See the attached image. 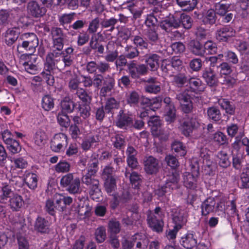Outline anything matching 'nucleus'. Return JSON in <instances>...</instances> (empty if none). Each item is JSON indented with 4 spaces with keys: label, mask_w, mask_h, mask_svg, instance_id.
<instances>
[{
    "label": "nucleus",
    "mask_w": 249,
    "mask_h": 249,
    "mask_svg": "<svg viewBox=\"0 0 249 249\" xmlns=\"http://www.w3.org/2000/svg\"><path fill=\"white\" fill-rule=\"evenodd\" d=\"M50 226L49 221L40 216L36 219L34 224L35 231L42 234L48 233L50 231Z\"/></svg>",
    "instance_id": "14"
},
{
    "label": "nucleus",
    "mask_w": 249,
    "mask_h": 249,
    "mask_svg": "<svg viewBox=\"0 0 249 249\" xmlns=\"http://www.w3.org/2000/svg\"><path fill=\"white\" fill-rule=\"evenodd\" d=\"M91 207L89 206L87 201L82 202L78 205L77 213L79 215L83 216L82 218L88 217L90 215Z\"/></svg>",
    "instance_id": "36"
},
{
    "label": "nucleus",
    "mask_w": 249,
    "mask_h": 249,
    "mask_svg": "<svg viewBox=\"0 0 249 249\" xmlns=\"http://www.w3.org/2000/svg\"><path fill=\"white\" fill-rule=\"evenodd\" d=\"M24 180L26 184L31 189H35L37 185V176L33 173H26L25 175Z\"/></svg>",
    "instance_id": "41"
},
{
    "label": "nucleus",
    "mask_w": 249,
    "mask_h": 249,
    "mask_svg": "<svg viewBox=\"0 0 249 249\" xmlns=\"http://www.w3.org/2000/svg\"><path fill=\"white\" fill-rule=\"evenodd\" d=\"M27 11L28 13L35 18L42 17L46 12V9L41 7L36 1H32L28 3Z\"/></svg>",
    "instance_id": "16"
},
{
    "label": "nucleus",
    "mask_w": 249,
    "mask_h": 249,
    "mask_svg": "<svg viewBox=\"0 0 249 249\" xmlns=\"http://www.w3.org/2000/svg\"><path fill=\"white\" fill-rule=\"evenodd\" d=\"M131 239L134 242L135 249H147L149 244V240L142 234L136 233L132 236Z\"/></svg>",
    "instance_id": "24"
},
{
    "label": "nucleus",
    "mask_w": 249,
    "mask_h": 249,
    "mask_svg": "<svg viewBox=\"0 0 249 249\" xmlns=\"http://www.w3.org/2000/svg\"><path fill=\"white\" fill-rule=\"evenodd\" d=\"M127 20V17L123 14L119 15V18L111 17L109 18H105L101 22L102 28L107 29V31L113 32L115 29V25L120 22L125 23Z\"/></svg>",
    "instance_id": "8"
},
{
    "label": "nucleus",
    "mask_w": 249,
    "mask_h": 249,
    "mask_svg": "<svg viewBox=\"0 0 249 249\" xmlns=\"http://www.w3.org/2000/svg\"><path fill=\"white\" fill-rule=\"evenodd\" d=\"M98 160L95 157H91L90 162L88 165V172L85 175L92 176L95 175L98 171Z\"/></svg>",
    "instance_id": "48"
},
{
    "label": "nucleus",
    "mask_w": 249,
    "mask_h": 249,
    "mask_svg": "<svg viewBox=\"0 0 249 249\" xmlns=\"http://www.w3.org/2000/svg\"><path fill=\"white\" fill-rule=\"evenodd\" d=\"M216 204L214 197H208L201 204V209L202 215L203 216H206L209 213L213 212Z\"/></svg>",
    "instance_id": "20"
},
{
    "label": "nucleus",
    "mask_w": 249,
    "mask_h": 249,
    "mask_svg": "<svg viewBox=\"0 0 249 249\" xmlns=\"http://www.w3.org/2000/svg\"><path fill=\"white\" fill-rule=\"evenodd\" d=\"M111 141L113 146L119 149L124 148L125 144L124 137L120 134H117L114 136L112 137Z\"/></svg>",
    "instance_id": "46"
},
{
    "label": "nucleus",
    "mask_w": 249,
    "mask_h": 249,
    "mask_svg": "<svg viewBox=\"0 0 249 249\" xmlns=\"http://www.w3.org/2000/svg\"><path fill=\"white\" fill-rule=\"evenodd\" d=\"M61 112L65 113L72 112L75 108L74 103L69 97H65L60 103Z\"/></svg>",
    "instance_id": "35"
},
{
    "label": "nucleus",
    "mask_w": 249,
    "mask_h": 249,
    "mask_svg": "<svg viewBox=\"0 0 249 249\" xmlns=\"http://www.w3.org/2000/svg\"><path fill=\"white\" fill-rule=\"evenodd\" d=\"M57 121L59 124L64 127H67L70 125V119L67 113L63 112H59L57 116Z\"/></svg>",
    "instance_id": "61"
},
{
    "label": "nucleus",
    "mask_w": 249,
    "mask_h": 249,
    "mask_svg": "<svg viewBox=\"0 0 249 249\" xmlns=\"http://www.w3.org/2000/svg\"><path fill=\"white\" fill-rule=\"evenodd\" d=\"M199 175V167L194 166L192 173L185 172L183 174L184 186L188 189L196 190L197 187V178Z\"/></svg>",
    "instance_id": "6"
},
{
    "label": "nucleus",
    "mask_w": 249,
    "mask_h": 249,
    "mask_svg": "<svg viewBox=\"0 0 249 249\" xmlns=\"http://www.w3.org/2000/svg\"><path fill=\"white\" fill-rule=\"evenodd\" d=\"M54 99L49 95L44 96L42 99V107L46 111H49L53 108Z\"/></svg>",
    "instance_id": "47"
},
{
    "label": "nucleus",
    "mask_w": 249,
    "mask_h": 249,
    "mask_svg": "<svg viewBox=\"0 0 249 249\" xmlns=\"http://www.w3.org/2000/svg\"><path fill=\"white\" fill-rule=\"evenodd\" d=\"M128 72L132 78L136 79L148 72V68L144 64L137 65L133 61L127 64Z\"/></svg>",
    "instance_id": "9"
},
{
    "label": "nucleus",
    "mask_w": 249,
    "mask_h": 249,
    "mask_svg": "<svg viewBox=\"0 0 249 249\" xmlns=\"http://www.w3.org/2000/svg\"><path fill=\"white\" fill-rule=\"evenodd\" d=\"M200 126V124L196 118L188 117V120H185L180 125V129L182 133L185 136L188 137L193 131L197 129Z\"/></svg>",
    "instance_id": "7"
},
{
    "label": "nucleus",
    "mask_w": 249,
    "mask_h": 249,
    "mask_svg": "<svg viewBox=\"0 0 249 249\" xmlns=\"http://www.w3.org/2000/svg\"><path fill=\"white\" fill-rule=\"evenodd\" d=\"M62 53L54 52L48 53L46 58L49 61L50 69L56 68L59 71L65 70L67 67H70L73 63L72 56L63 54Z\"/></svg>",
    "instance_id": "2"
},
{
    "label": "nucleus",
    "mask_w": 249,
    "mask_h": 249,
    "mask_svg": "<svg viewBox=\"0 0 249 249\" xmlns=\"http://www.w3.org/2000/svg\"><path fill=\"white\" fill-rule=\"evenodd\" d=\"M71 168L70 163L66 160L60 161L55 166V170L57 173H68Z\"/></svg>",
    "instance_id": "59"
},
{
    "label": "nucleus",
    "mask_w": 249,
    "mask_h": 249,
    "mask_svg": "<svg viewBox=\"0 0 249 249\" xmlns=\"http://www.w3.org/2000/svg\"><path fill=\"white\" fill-rule=\"evenodd\" d=\"M95 239L99 243L104 242L107 238L106 228L104 226H100L97 228L94 233Z\"/></svg>",
    "instance_id": "51"
},
{
    "label": "nucleus",
    "mask_w": 249,
    "mask_h": 249,
    "mask_svg": "<svg viewBox=\"0 0 249 249\" xmlns=\"http://www.w3.org/2000/svg\"><path fill=\"white\" fill-rule=\"evenodd\" d=\"M143 164L144 170L147 174H155L159 170V161L153 156L145 157L143 159Z\"/></svg>",
    "instance_id": "11"
},
{
    "label": "nucleus",
    "mask_w": 249,
    "mask_h": 249,
    "mask_svg": "<svg viewBox=\"0 0 249 249\" xmlns=\"http://www.w3.org/2000/svg\"><path fill=\"white\" fill-rule=\"evenodd\" d=\"M202 77L207 84L211 87L215 86L218 82L215 73L211 68L207 69L203 71Z\"/></svg>",
    "instance_id": "28"
},
{
    "label": "nucleus",
    "mask_w": 249,
    "mask_h": 249,
    "mask_svg": "<svg viewBox=\"0 0 249 249\" xmlns=\"http://www.w3.org/2000/svg\"><path fill=\"white\" fill-rule=\"evenodd\" d=\"M49 61L46 58L45 62L44 63V71L41 72V74L42 77L45 80L48 85L52 86L54 84V77L53 74L54 71L56 70V68H52L50 69Z\"/></svg>",
    "instance_id": "22"
},
{
    "label": "nucleus",
    "mask_w": 249,
    "mask_h": 249,
    "mask_svg": "<svg viewBox=\"0 0 249 249\" xmlns=\"http://www.w3.org/2000/svg\"><path fill=\"white\" fill-rule=\"evenodd\" d=\"M207 115L209 119L213 122H217L222 119L220 110L216 107H209L207 108Z\"/></svg>",
    "instance_id": "37"
},
{
    "label": "nucleus",
    "mask_w": 249,
    "mask_h": 249,
    "mask_svg": "<svg viewBox=\"0 0 249 249\" xmlns=\"http://www.w3.org/2000/svg\"><path fill=\"white\" fill-rule=\"evenodd\" d=\"M172 213L175 226L178 229H180L187 222V215L184 210L181 209H174L172 211Z\"/></svg>",
    "instance_id": "13"
},
{
    "label": "nucleus",
    "mask_w": 249,
    "mask_h": 249,
    "mask_svg": "<svg viewBox=\"0 0 249 249\" xmlns=\"http://www.w3.org/2000/svg\"><path fill=\"white\" fill-rule=\"evenodd\" d=\"M238 185L241 189H249V175L247 172L241 174Z\"/></svg>",
    "instance_id": "64"
},
{
    "label": "nucleus",
    "mask_w": 249,
    "mask_h": 249,
    "mask_svg": "<svg viewBox=\"0 0 249 249\" xmlns=\"http://www.w3.org/2000/svg\"><path fill=\"white\" fill-rule=\"evenodd\" d=\"M147 223L152 229L158 232H161L164 225L161 219H158L156 215L150 213L147 215Z\"/></svg>",
    "instance_id": "19"
},
{
    "label": "nucleus",
    "mask_w": 249,
    "mask_h": 249,
    "mask_svg": "<svg viewBox=\"0 0 249 249\" xmlns=\"http://www.w3.org/2000/svg\"><path fill=\"white\" fill-rule=\"evenodd\" d=\"M188 48L195 55L200 56L204 55L203 45L197 40H191L188 43Z\"/></svg>",
    "instance_id": "31"
},
{
    "label": "nucleus",
    "mask_w": 249,
    "mask_h": 249,
    "mask_svg": "<svg viewBox=\"0 0 249 249\" xmlns=\"http://www.w3.org/2000/svg\"><path fill=\"white\" fill-rule=\"evenodd\" d=\"M132 123V117L131 115L124 113L122 110H120L116 122V126L120 128L127 129L128 128H131Z\"/></svg>",
    "instance_id": "15"
},
{
    "label": "nucleus",
    "mask_w": 249,
    "mask_h": 249,
    "mask_svg": "<svg viewBox=\"0 0 249 249\" xmlns=\"http://www.w3.org/2000/svg\"><path fill=\"white\" fill-rule=\"evenodd\" d=\"M35 143L38 146H42L47 141V137L44 131L41 129L37 130L34 137Z\"/></svg>",
    "instance_id": "44"
},
{
    "label": "nucleus",
    "mask_w": 249,
    "mask_h": 249,
    "mask_svg": "<svg viewBox=\"0 0 249 249\" xmlns=\"http://www.w3.org/2000/svg\"><path fill=\"white\" fill-rule=\"evenodd\" d=\"M19 44L18 48L22 47L26 51L34 53L36 48L38 46V40L34 33H24L19 36Z\"/></svg>",
    "instance_id": "4"
},
{
    "label": "nucleus",
    "mask_w": 249,
    "mask_h": 249,
    "mask_svg": "<svg viewBox=\"0 0 249 249\" xmlns=\"http://www.w3.org/2000/svg\"><path fill=\"white\" fill-rule=\"evenodd\" d=\"M115 85L114 79L109 75L106 77L103 81V86L100 90L102 96H105L107 92H110Z\"/></svg>",
    "instance_id": "33"
},
{
    "label": "nucleus",
    "mask_w": 249,
    "mask_h": 249,
    "mask_svg": "<svg viewBox=\"0 0 249 249\" xmlns=\"http://www.w3.org/2000/svg\"><path fill=\"white\" fill-rule=\"evenodd\" d=\"M145 35L149 43L152 45L158 44L160 42L159 34L154 29L147 30Z\"/></svg>",
    "instance_id": "38"
},
{
    "label": "nucleus",
    "mask_w": 249,
    "mask_h": 249,
    "mask_svg": "<svg viewBox=\"0 0 249 249\" xmlns=\"http://www.w3.org/2000/svg\"><path fill=\"white\" fill-rule=\"evenodd\" d=\"M53 200L55 202L56 210L63 212L66 210V207L62 199V195L56 193L53 196Z\"/></svg>",
    "instance_id": "62"
},
{
    "label": "nucleus",
    "mask_w": 249,
    "mask_h": 249,
    "mask_svg": "<svg viewBox=\"0 0 249 249\" xmlns=\"http://www.w3.org/2000/svg\"><path fill=\"white\" fill-rule=\"evenodd\" d=\"M81 181L89 190L97 186H100L99 180L92 176L84 175L81 178Z\"/></svg>",
    "instance_id": "40"
},
{
    "label": "nucleus",
    "mask_w": 249,
    "mask_h": 249,
    "mask_svg": "<svg viewBox=\"0 0 249 249\" xmlns=\"http://www.w3.org/2000/svg\"><path fill=\"white\" fill-rule=\"evenodd\" d=\"M67 137L64 133L55 135L51 142V147L55 152H59L63 147L67 145Z\"/></svg>",
    "instance_id": "12"
},
{
    "label": "nucleus",
    "mask_w": 249,
    "mask_h": 249,
    "mask_svg": "<svg viewBox=\"0 0 249 249\" xmlns=\"http://www.w3.org/2000/svg\"><path fill=\"white\" fill-rule=\"evenodd\" d=\"M19 32L15 27L13 28L8 29L5 34L4 41L5 43L11 46L18 39Z\"/></svg>",
    "instance_id": "29"
},
{
    "label": "nucleus",
    "mask_w": 249,
    "mask_h": 249,
    "mask_svg": "<svg viewBox=\"0 0 249 249\" xmlns=\"http://www.w3.org/2000/svg\"><path fill=\"white\" fill-rule=\"evenodd\" d=\"M121 224L119 221L116 220H110L108 223V231L110 234L116 235L121 231Z\"/></svg>",
    "instance_id": "56"
},
{
    "label": "nucleus",
    "mask_w": 249,
    "mask_h": 249,
    "mask_svg": "<svg viewBox=\"0 0 249 249\" xmlns=\"http://www.w3.org/2000/svg\"><path fill=\"white\" fill-rule=\"evenodd\" d=\"M173 84L176 87L181 88L188 83L189 76L185 73H178L172 75Z\"/></svg>",
    "instance_id": "26"
},
{
    "label": "nucleus",
    "mask_w": 249,
    "mask_h": 249,
    "mask_svg": "<svg viewBox=\"0 0 249 249\" xmlns=\"http://www.w3.org/2000/svg\"><path fill=\"white\" fill-rule=\"evenodd\" d=\"M76 94L83 103H85V104L90 103L92 97L88 93L85 89L80 88L76 91Z\"/></svg>",
    "instance_id": "57"
},
{
    "label": "nucleus",
    "mask_w": 249,
    "mask_h": 249,
    "mask_svg": "<svg viewBox=\"0 0 249 249\" xmlns=\"http://www.w3.org/2000/svg\"><path fill=\"white\" fill-rule=\"evenodd\" d=\"M81 180L79 178H74L73 174L69 173L64 176L61 179L60 184L67 187V190L71 194H76L80 192Z\"/></svg>",
    "instance_id": "5"
},
{
    "label": "nucleus",
    "mask_w": 249,
    "mask_h": 249,
    "mask_svg": "<svg viewBox=\"0 0 249 249\" xmlns=\"http://www.w3.org/2000/svg\"><path fill=\"white\" fill-rule=\"evenodd\" d=\"M101 20L99 17H97L89 22L87 32L90 35H95L101 25Z\"/></svg>",
    "instance_id": "43"
},
{
    "label": "nucleus",
    "mask_w": 249,
    "mask_h": 249,
    "mask_svg": "<svg viewBox=\"0 0 249 249\" xmlns=\"http://www.w3.org/2000/svg\"><path fill=\"white\" fill-rule=\"evenodd\" d=\"M104 180V187L107 193L110 196L115 194L117 188L116 181L115 178H108Z\"/></svg>",
    "instance_id": "39"
},
{
    "label": "nucleus",
    "mask_w": 249,
    "mask_h": 249,
    "mask_svg": "<svg viewBox=\"0 0 249 249\" xmlns=\"http://www.w3.org/2000/svg\"><path fill=\"white\" fill-rule=\"evenodd\" d=\"M145 57V63L150 67L151 71L157 70L159 67L160 56L157 54L153 53L147 55Z\"/></svg>",
    "instance_id": "30"
},
{
    "label": "nucleus",
    "mask_w": 249,
    "mask_h": 249,
    "mask_svg": "<svg viewBox=\"0 0 249 249\" xmlns=\"http://www.w3.org/2000/svg\"><path fill=\"white\" fill-rule=\"evenodd\" d=\"M100 142L99 135L96 134L88 135L82 140L81 146L84 151L89 150L94 143H97Z\"/></svg>",
    "instance_id": "21"
},
{
    "label": "nucleus",
    "mask_w": 249,
    "mask_h": 249,
    "mask_svg": "<svg viewBox=\"0 0 249 249\" xmlns=\"http://www.w3.org/2000/svg\"><path fill=\"white\" fill-rule=\"evenodd\" d=\"M204 55L206 54H213L216 53L217 48L215 43L211 41H208L203 45Z\"/></svg>",
    "instance_id": "55"
},
{
    "label": "nucleus",
    "mask_w": 249,
    "mask_h": 249,
    "mask_svg": "<svg viewBox=\"0 0 249 249\" xmlns=\"http://www.w3.org/2000/svg\"><path fill=\"white\" fill-rule=\"evenodd\" d=\"M171 146L172 151L177 153L178 156H184L186 153L185 147L182 142L179 141H174Z\"/></svg>",
    "instance_id": "53"
},
{
    "label": "nucleus",
    "mask_w": 249,
    "mask_h": 249,
    "mask_svg": "<svg viewBox=\"0 0 249 249\" xmlns=\"http://www.w3.org/2000/svg\"><path fill=\"white\" fill-rule=\"evenodd\" d=\"M19 183L21 184V179L19 177H14L10 180L9 183H2L1 187V194H0V203L6 204L8 200L16 193H15V185Z\"/></svg>",
    "instance_id": "3"
},
{
    "label": "nucleus",
    "mask_w": 249,
    "mask_h": 249,
    "mask_svg": "<svg viewBox=\"0 0 249 249\" xmlns=\"http://www.w3.org/2000/svg\"><path fill=\"white\" fill-rule=\"evenodd\" d=\"M140 53L138 49L132 45H127L124 48V55L128 59H133L139 56Z\"/></svg>",
    "instance_id": "52"
},
{
    "label": "nucleus",
    "mask_w": 249,
    "mask_h": 249,
    "mask_svg": "<svg viewBox=\"0 0 249 249\" xmlns=\"http://www.w3.org/2000/svg\"><path fill=\"white\" fill-rule=\"evenodd\" d=\"M6 145L8 150L13 154L19 153L21 150V146L19 142L14 139L11 140Z\"/></svg>",
    "instance_id": "54"
},
{
    "label": "nucleus",
    "mask_w": 249,
    "mask_h": 249,
    "mask_svg": "<svg viewBox=\"0 0 249 249\" xmlns=\"http://www.w3.org/2000/svg\"><path fill=\"white\" fill-rule=\"evenodd\" d=\"M178 6L185 12L193 11L198 3V0H176Z\"/></svg>",
    "instance_id": "32"
},
{
    "label": "nucleus",
    "mask_w": 249,
    "mask_h": 249,
    "mask_svg": "<svg viewBox=\"0 0 249 249\" xmlns=\"http://www.w3.org/2000/svg\"><path fill=\"white\" fill-rule=\"evenodd\" d=\"M235 31L230 26H225L218 29L216 33V38L220 41H226L229 38L234 36Z\"/></svg>",
    "instance_id": "18"
},
{
    "label": "nucleus",
    "mask_w": 249,
    "mask_h": 249,
    "mask_svg": "<svg viewBox=\"0 0 249 249\" xmlns=\"http://www.w3.org/2000/svg\"><path fill=\"white\" fill-rule=\"evenodd\" d=\"M7 203L13 212H18L23 205L24 201L22 196L16 193L10 198Z\"/></svg>",
    "instance_id": "23"
},
{
    "label": "nucleus",
    "mask_w": 249,
    "mask_h": 249,
    "mask_svg": "<svg viewBox=\"0 0 249 249\" xmlns=\"http://www.w3.org/2000/svg\"><path fill=\"white\" fill-rule=\"evenodd\" d=\"M153 136L155 137L158 138L162 141H166L168 139L169 133L167 130L163 129L160 126L159 128L152 133Z\"/></svg>",
    "instance_id": "63"
},
{
    "label": "nucleus",
    "mask_w": 249,
    "mask_h": 249,
    "mask_svg": "<svg viewBox=\"0 0 249 249\" xmlns=\"http://www.w3.org/2000/svg\"><path fill=\"white\" fill-rule=\"evenodd\" d=\"M216 16L214 10L209 9L207 10L203 18V22L205 24L213 25L215 23Z\"/></svg>",
    "instance_id": "45"
},
{
    "label": "nucleus",
    "mask_w": 249,
    "mask_h": 249,
    "mask_svg": "<svg viewBox=\"0 0 249 249\" xmlns=\"http://www.w3.org/2000/svg\"><path fill=\"white\" fill-rule=\"evenodd\" d=\"M145 82L147 83L144 86V89L146 92L157 94L160 91V86L155 78L150 77L145 80Z\"/></svg>",
    "instance_id": "27"
},
{
    "label": "nucleus",
    "mask_w": 249,
    "mask_h": 249,
    "mask_svg": "<svg viewBox=\"0 0 249 249\" xmlns=\"http://www.w3.org/2000/svg\"><path fill=\"white\" fill-rule=\"evenodd\" d=\"M217 71L222 75H230L232 71L231 66L227 62H223L217 66Z\"/></svg>",
    "instance_id": "50"
},
{
    "label": "nucleus",
    "mask_w": 249,
    "mask_h": 249,
    "mask_svg": "<svg viewBox=\"0 0 249 249\" xmlns=\"http://www.w3.org/2000/svg\"><path fill=\"white\" fill-rule=\"evenodd\" d=\"M218 165L223 168H227L231 165V161L226 152L221 151L218 152Z\"/></svg>",
    "instance_id": "42"
},
{
    "label": "nucleus",
    "mask_w": 249,
    "mask_h": 249,
    "mask_svg": "<svg viewBox=\"0 0 249 249\" xmlns=\"http://www.w3.org/2000/svg\"><path fill=\"white\" fill-rule=\"evenodd\" d=\"M148 124L151 127V132L156 130L161 126V121L158 116H151L148 121Z\"/></svg>",
    "instance_id": "60"
},
{
    "label": "nucleus",
    "mask_w": 249,
    "mask_h": 249,
    "mask_svg": "<svg viewBox=\"0 0 249 249\" xmlns=\"http://www.w3.org/2000/svg\"><path fill=\"white\" fill-rule=\"evenodd\" d=\"M180 26L179 17L172 15L164 19L160 24V27L167 33H170L172 29H177Z\"/></svg>",
    "instance_id": "10"
},
{
    "label": "nucleus",
    "mask_w": 249,
    "mask_h": 249,
    "mask_svg": "<svg viewBox=\"0 0 249 249\" xmlns=\"http://www.w3.org/2000/svg\"><path fill=\"white\" fill-rule=\"evenodd\" d=\"M132 41L135 47L141 49H147L148 46V42L142 36H134Z\"/></svg>",
    "instance_id": "49"
},
{
    "label": "nucleus",
    "mask_w": 249,
    "mask_h": 249,
    "mask_svg": "<svg viewBox=\"0 0 249 249\" xmlns=\"http://www.w3.org/2000/svg\"><path fill=\"white\" fill-rule=\"evenodd\" d=\"M218 103L221 107L225 110L226 113L231 115L234 114L235 107L233 102L226 99H221L218 100Z\"/></svg>",
    "instance_id": "34"
},
{
    "label": "nucleus",
    "mask_w": 249,
    "mask_h": 249,
    "mask_svg": "<svg viewBox=\"0 0 249 249\" xmlns=\"http://www.w3.org/2000/svg\"><path fill=\"white\" fill-rule=\"evenodd\" d=\"M175 99L178 101L181 111L185 114H190L194 111L193 102L198 100V97L190 90L185 89L178 92L176 94Z\"/></svg>",
    "instance_id": "1"
},
{
    "label": "nucleus",
    "mask_w": 249,
    "mask_h": 249,
    "mask_svg": "<svg viewBox=\"0 0 249 249\" xmlns=\"http://www.w3.org/2000/svg\"><path fill=\"white\" fill-rule=\"evenodd\" d=\"M180 25L182 24L183 27L186 29H189L192 27L193 20L189 16L184 13L181 14L179 17Z\"/></svg>",
    "instance_id": "58"
},
{
    "label": "nucleus",
    "mask_w": 249,
    "mask_h": 249,
    "mask_svg": "<svg viewBox=\"0 0 249 249\" xmlns=\"http://www.w3.org/2000/svg\"><path fill=\"white\" fill-rule=\"evenodd\" d=\"M179 173L175 170L167 175L165 183L173 190L177 189L179 188Z\"/></svg>",
    "instance_id": "25"
},
{
    "label": "nucleus",
    "mask_w": 249,
    "mask_h": 249,
    "mask_svg": "<svg viewBox=\"0 0 249 249\" xmlns=\"http://www.w3.org/2000/svg\"><path fill=\"white\" fill-rule=\"evenodd\" d=\"M180 243L184 248L187 249H192L196 246L197 240L193 232L190 231L181 237Z\"/></svg>",
    "instance_id": "17"
}]
</instances>
